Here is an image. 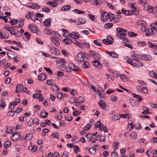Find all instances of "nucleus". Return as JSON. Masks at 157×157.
<instances>
[{
    "label": "nucleus",
    "mask_w": 157,
    "mask_h": 157,
    "mask_svg": "<svg viewBox=\"0 0 157 157\" xmlns=\"http://www.w3.org/2000/svg\"><path fill=\"white\" fill-rule=\"evenodd\" d=\"M16 29H13L12 28V29L10 30V33L11 35H14L16 36L17 37H18V36H17V33H16ZM16 32H17V33H18V31H17Z\"/></svg>",
    "instance_id": "obj_34"
},
{
    "label": "nucleus",
    "mask_w": 157,
    "mask_h": 157,
    "mask_svg": "<svg viewBox=\"0 0 157 157\" xmlns=\"http://www.w3.org/2000/svg\"><path fill=\"white\" fill-rule=\"evenodd\" d=\"M37 149V147L36 146H34L33 147L32 146H30L29 147V150L32 151L33 152L36 151Z\"/></svg>",
    "instance_id": "obj_35"
},
{
    "label": "nucleus",
    "mask_w": 157,
    "mask_h": 157,
    "mask_svg": "<svg viewBox=\"0 0 157 157\" xmlns=\"http://www.w3.org/2000/svg\"><path fill=\"white\" fill-rule=\"evenodd\" d=\"M119 143L118 142H114L113 143V147L115 150H117L119 146Z\"/></svg>",
    "instance_id": "obj_39"
},
{
    "label": "nucleus",
    "mask_w": 157,
    "mask_h": 157,
    "mask_svg": "<svg viewBox=\"0 0 157 157\" xmlns=\"http://www.w3.org/2000/svg\"><path fill=\"white\" fill-rule=\"evenodd\" d=\"M89 151L90 154L94 155L96 153V150L94 148L91 147L89 149Z\"/></svg>",
    "instance_id": "obj_37"
},
{
    "label": "nucleus",
    "mask_w": 157,
    "mask_h": 157,
    "mask_svg": "<svg viewBox=\"0 0 157 157\" xmlns=\"http://www.w3.org/2000/svg\"><path fill=\"white\" fill-rule=\"evenodd\" d=\"M132 56L133 59L136 62L138 61V60L137 59L138 58H140L139 56H138L137 55H136L135 53L132 54Z\"/></svg>",
    "instance_id": "obj_44"
},
{
    "label": "nucleus",
    "mask_w": 157,
    "mask_h": 157,
    "mask_svg": "<svg viewBox=\"0 0 157 157\" xmlns=\"http://www.w3.org/2000/svg\"><path fill=\"white\" fill-rule=\"evenodd\" d=\"M141 92L147 94L148 92V89L146 87L142 86Z\"/></svg>",
    "instance_id": "obj_58"
},
{
    "label": "nucleus",
    "mask_w": 157,
    "mask_h": 157,
    "mask_svg": "<svg viewBox=\"0 0 157 157\" xmlns=\"http://www.w3.org/2000/svg\"><path fill=\"white\" fill-rule=\"evenodd\" d=\"M41 114L40 116L42 118L46 117L48 115V113H47L45 110H42L41 111Z\"/></svg>",
    "instance_id": "obj_24"
},
{
    "label": "nucleus",
    "mask_w": 157,
    "mask_h": 157,
    "mask_svg": "<svg viewBox=\"0 0 157 157\" xmlns=\"http://www.w3.org/2000/svg\"><path fill=\"white\" fill-rule=\"evenodd\" d=\"M9 34L7 32L5 31L4 34H3V39H7L9 37Z\"/></svg>",
    "instance_id": "obj_53"
},
{
    "label": "nucleus",
    "mask_w": 157,
    "mask_h": 157,
    "mask_svg": "<svg viewBox=\"0 0 157 157\" xmlns=\"http://www.w3.org/2000/svg\"><path fill=\"white\" fill-rule=\"evenodd\" d=\"M62 30L63 32V36L66 37L69 36V33L68 31L64 29H62Z\"/></svg>",
    "instance_id": "obj_26"
},
{
    "label": "nucleus",
    "mask_w": 157,
    "mask_h": 157,
    "mask_svg": "<svg viewBox=\"0 0 157 157\" xmlns=\"http://www.w3.org/2000/svg\"><path fill=\"white\" fill-rule=\"evenodd\" d=\"M86 21L85 19L82 17L79 18L78 19V22L77 23V25H80L82 24H83L85 23Z\"/></svg>",
    "instance_id": "obj_19"
},
{
    "label": "nucleus",
    "mask_w": 157,
    "mask_h": 157,
    "mask_svg": "<svg viewBox=\"0 0 157 157\" xmlns=\"http://www.w3.org/2000/svg\"><path fill=\"white\" fill-rule=\"evenodd\" d=\"M120 78L124 82H126L127 81V78L123 75H121Z\"/></svg>",
    "instance_id": "obj_61"
},
{
    "label": "nucleus",
    "mask_w": 157,
    "mask_h": 157,
    "mask_svg": "<svg viewBox=\"0 0 157 157\" xmlns=\"http://www.w3.org/2000/svg\"><path fill=\"white\" fill-rule=\"evenodd\" d=\"M65 119L66 120L68 121H71L72 120L73 117L71 114L68 115H67V116L66 117Z\"/></svg>",
    "instance_id": "obj_40"
},
{
    "label": "nucleus",
    "mask_w": 157,
    "mask_h": 157,
    "mask_svg": "<svg viewBox=\"0 0 157 157\" xmlns=\"http://www.w3.org/2000/svg\"><path fill=\"white\" fill-rule=\"evenodd\" d=\"M121 117L120 115L117 114L112 117V119L113 121H116L119 120Z\"/></svg>",
    "instance_id": "obj_27"
},
{
    "label": "nucleus",
    "mask_w": 157,
    "mask_h": 157,
    "mask_svg": "<svg viewBox=\"0 0 157 157\" xmlns=\"http://www.w3.org/2000/svg\"><path fill=\"white\" fill-rule=\"evenodd\" d=\"M29 29L33 33H36L37 31L38 28L36 25H29L28 26Z\"/></svg>",
    "instance_id": "obj_11"
},
{
    "label": "nucleus",
    "mask_w": 157,
    "mask_h": 157,
    "mask_svg": "<svg viewBox=\"0 0 157 157\" xmlns=\"http://www.w3.org/2000/svg\"><path fill=\"white\" fill-rule=\"evenodd\" d=\"M52 135L53 138H56L57 139H59V134L57 132H56V133L53 132L52 134Z\"/></svg>",
    "instance_id": "obj_56"
},
{
    "label": "nucleus",
    "mask_w": 157,
    "mask_h": 157,
    "mask_svg": "<svg viewBox=\"0 0 157 157\" xmlns=\"http://www.w3.org/2000/svg\"><path fill=\"white\" fill-rule=\"evenodd\" d=\"M51 88L54 91H56L59 90V88L56 85L54 84L52 86Z\"/></svg>",
    "instance_id": "obj_36"
},
{
    "label": "nucleus",
    "mask_w": 157,
    "mask_h": 157,
    "mask_svg": "<svg viewBox=\"0 0 157 157\" xmlns=\"http://www.w3.org/2000/svg\"><path fill=\"white\" fill-rule=\"evenodd\" d=\"M50 50L52 53L55 55H58L60 54V51L57 48L54 47H52L50 49Z\"/></svg>",
    "instance_id": "obj_13"
},
{
    "label": "nucleus",
    "mask_w": 157,
    "mask_h": 157,
    "mask_svg": "<svg viewBox=\"0 0 157 157\" xmlns=\"http://www.w3.org/2000/svg\"><path fill=\"white\" fill-rule=\"evenodd\" d=\"M114 40L110 36H108L107 39H103L102 42L105 44L109 45L112 44Z\"/></svg>",
    "instance_id": "obj_6"
},
{
    "label": "nucleus",
    "mask_w": 157,
    "mask_h": 157,
    "mask_svg": "<svg viewBox=\"0 0 157 157\" xmlns=\"http://www.w3.org/2000/svg\"><path fill=\"white\" fill-rule=\"evenodd\" d=\"M56 95L57 98L60 100H62L64 98V96L63 93L60 92H58L56 93Z\"/></svg>",
    "instance_id": "obj_22"
},
{
    "label": "nucleus",
    "mask_w": 157,
    "mask_h": 157,
    "mask_svg": "<svg viewBox=\"0 0 157 157\" xmlns=\"http://www.w3.org/2000/svg\"><path fill=\"white\" fill-rule=\"evenodd\" d=\"M128 33V36L130 37H135L137 36L136 34L131 32H129Z\"/></svg>",
    "instance_id": "obj_54"
},
{
    "label": "nucleus",
    "mask_w": 157,
    "mask_h": 157,
    "mask_svg": "<svg viewBox=\"0 0 157 157\" xmlns=\"http://www.w3.org/2000/svg\"><path fill=\"white\" fill-rule=\"evenodd\" d=\"M32 138V134H28L24 138V139L25 141L29 140Z\"/></svg>",
    "instance_id": "obj_31"
},
{
    "label": "nucleus",
    "mask_w": 157,
    "mask_h": 157,
    "mask_svg": "<svg viewBox=\"0 0 157 157\" xmlns=\"http://www.w3.org/2000/svg\"><path fill=\"white\" fill-rule=\"evenodd\" d=\"M148 30L149 32L151 35H154L156 34V26H153V27L149 29Z\"/></svg>",
    "instance_id": "obj_17"
},
{
    "label": "nucleus",
    "mask_w": 157,
    "mask_h": 157,
    "mask_svg": "<svg viewBox=\"0 0 157 157\" xmlns=\"http://www.w3.org/2000/svg\"><path fill=\"white\" fill-rule=\"evenodd\" d=\"M113 25V24L112 23H106L105 24L104 28L106 29H109L112 27Z\"/></svg>",
    "instance_id": "obj_38"
},
{
    "label": "nucleus",
    "mask_w": 157,
    "mask_h": 157,
    "mask_svg": "<svg viewBox=\"0 0 157 157\" xmlns=\"http://www.w3.org/2000/svg\"><path fill=\"white\" fill-rule=\"evenodd\" d=\"M98 104L100 107L103 110H105L106 108V105L105 102L102 100H100L98 101Z\"/></svg>",
    "instance_id": "obj_12"
},
{
    "label": "nucleus",
    "mask_w": 157,
    "mask_h": 157,
    "mask_svg": "<svg viewBox=\"0 0 157 157\" xmlns=\"http://www.w3.org/2000/svg\"><path fill=\"white\" fill-rule=\"evenodd\" d=\"M70 36L71 37L76 39L78 38L79 35L77 32H72L70 33Z\"/></svg>",
    "instance_id": "obj_16"
},
{
    "label": "nucleus",
    "mask_w": 157,
    "mask_h": 157,
    "mask_svg": "<svg viewBox=\"0 0 157 157\" xmlns=\"http://www.w3.org/2000/svg\"><path fill=\"white\" fill-rule=\"evenodd\" d=\"M132 95L133 97L138 98L139 99V100L138 101V102H140L143 100V99L140 98V96L139 95H138L134 93H132Z\"/></svg>",
    "instance_id": "obj_33"
},
{
    "label": "nucleus",
    "mask_w": 157,
    "mask_h": 157,
    "mask_svg": "<svg viewBox=\"0 0 157 157\" xmlns=\"http://www.w3.org/2000/svg\"><path fill=\"white\" fill-rule=\"evenodd\" d=\"M90 125L89 124H88L85 127L83 128L84 131H87L90 129Z\"/></svg>",
    "instance_id": "obj_64"
},
{
    "label": "nucleus",
    "mask_w": 157,
    "mask_h": 157,
    "mask_svg": "<svg viewBox=\"0 0 157 157\" xmlns=\"http://www.w3.org/2000/svg\"><path fill=\"white\" fill-rule=\"evenodd\" d=\"M131 138L133 140H135L136 139L137 137V134L135 132H132L130 135Z\"/></svg>",
    "instance_id": "obj_41"
},
{
    "label": "nucleus",
    "mask_w": 157,
    "mask_h": 157,
    "mask_svg": "<svg viewBox=\"0 0 157 157\" xmlns=\"http://www.w3.org/2000/svg\"><path fill=\"white\" fill-rule=\"evenodd\" d=\"M51 40L56 46H58L59 45L60 43L59 41L53 36L51 37Z\"/></svg>",
    "instance_id": "obj_20"
},
{
    "label": "nucleus",
    "mask_w": 157,
    "mask_h": 157,
    "mask_svg": "<svg viewBox=\"0 0 157 157\" xmlns=\"http://www.w3.org/2000/svg\"><path fill=\"white\" fill-rule=\"evenodd\" d=\"M8 50L9 51V52H7V54L9 59H14L17 57V56L16 53L13 51H12L10 49H8Z\"/></svg>",
    "instance_id": "obj_5"
},
{
    "label": "nucleus",
    "mask_w": 157,
    "mask_h": 157,
    "mask_svg": "<svg viewBox=\"0 0 157 157\" xmlns=\"http://www.w3.org/2000/svg\"><path fill=\"white\" fill-rule=\"evenodd\" d=\"M74 12L75 13H76L77 14H84V11H81L78 9H75L74 10Z\"/></svg>",
    "instance_id": "obj_55"
},
{
    "label": "nucleus",
    "mask_w": 157,
    "mask_h": 157,
    "mask_svg": "<svg viewBox=\"0 0 157 157\" xmlns=\"http://www.w3.org/2000/svg\"><path fill=\"white\" fill-rule=\"evenodd\" d=\"M51 21L52 19L51 18L46 19L44 22V25L47 27H49L51 25Z\"/></svg>",
    "instance_id": "obj_15"
},
{
    "label": "nucleus",
    "mask_w": 157,
    "mask_h": 157,
    "mask_svg": "<svg viewBox=\"0 0 157 157\" xmlns=\"http://www.w3.org/2000/svg\"><path fill=\"white\" fill-rule=\"evenodd\" d=\"M116 36L119 39L123 40L122 43L124 45L130 48H132L131 45L129 44H127V42L128 43L129 41L126 37L122 36V33L117 32L116 33Z\"/></svg>",
    "instance_id": "obj_1"
},
{
    "label": "nucleus",
    "mask_w": 157,
    "mask_h": 157,
    "mask_svg": "<svg viewBox=\"0 0 157 157\" xmlns=\"http://www.w3.org/2000/svg\"><path fill=\"white\" fill-rule=\"evenodd\" d=\"M34 123V119H33L32 118L29 119V121L28 122V125L29 126H31Z\"/></svg>",
    "instance_id": "obj_51"
},
{
    "label": "nucleus",
    "mask_w": 157,
    "mask_h": 157,
    "mask_svg": "<svg viewBox=\"0 0 157 157\" xmlns=\"http://www.w3.org/2000/svg\"><path fill=\"white\" fill-rule=\"evenodd\" d=\"M24 21V19H20L18 20L17 23H18V26L20 27H21L23 26Z\"/></svg>",
    "instance_id": "obj_29"
},
{
    "label": "nucleus",
    "mask_w": 157,
    "mask_h": 157,
    "mask_svg": "<svg viewBox=\"0 0 157 157\" xmlns=\"http://www.w3.org/2000/svg\"><path fill=\"white\" fill-rule=\"evenodd\" d=\"M46 78V76L44 73H42L40 74L38 77V79L40 81H44Z\"/></svg>",
    "instance_id": "obj_18"
},
{
    "label": "nucleus",
    "mask_w": 157,
    "mask_h": 157,
    "mask_svg": "<svg viewBox=\"0 0 157 157\" xmlns=\"http://www.w3.org/2000/svg\"><path fill=\"white\" fill-rule=\"evenodd\" d=\"M4 21L6 22L10 23L11 21V19L10 17L7 16H6Z\"/></svg>",
    "instance_id": "obj_57"
},
{
    "label": "nucleus",
    "mask_w": 157,
    "mask_h": 157,
    "mask_svg": "<svg viewBox=\"0 0 157 157\" xmlns=\"http://www.w3.org/2000/svg\"><path fill=\"white\" fill-rule=\"evenodd\" d=\"M21 87H23V85L22 84H19L17 86L15 90L16 93H19L22 91V89L21 88Z\"/></svg>",
    "instance_id": "obj_23"
},
{
    "label": "nucleus",
    "mask_w": 157,
    "mask_h": 157,
    "mask_svg": "<svg viewBox=\"0 0 157 157\" xmlns=\"http://www.w3.org/2000/svg\"><path fill=\"white\" fill-rule=\"evenodd\" d=\"M116 31L117 32L121 33H126L127 32V30L121 28H117L116 29Z\"/></svg>",
    "instance_id": "obj_32"
},
{
    "label": "nucleus",
    "mask_w": 157,
    "mask_h": 157,
    "mask_svg": "<svg viewBox=\"0 0 157 157\" xmlns=\"http://www.w3.org/2000/svg\"><path fill=\"white\" fill-rule=\"evenodd\" d=\"M139 57L140 59L146 60L151 61L152 59L151 57L147 54L139 55Z\"/></svg>",
    "instance_id": "obj_9"
},
{
    "label": "nucleus",
    "mask_w": 157,
    "mask_h": 157,
    "mask_svg": "<svg viewBox=\"0 0 157 157\" xmlns=\"http://www.w3.org/2000/svg\"><path fill=\"white\" fill-rule=\"evenodd\" d=\"M121 12L125 15H131L128 10H125L123 9H122L121 10Z\"/></svg>",
    "instance_id": "obj_47"
},
{
    "label": "nucleus",
    "mask_w": 157,
    "mask_h": 157,
    "mask_svg": "<svg viewBox=\"0 0 157 157\" xmlns=\"http://www.w3.org/2000/svg\"><path fill=\"white\" fill-rule=\"evenodd\" d=\"M74 44L77 46H78L80 48H83V45L81 44L80 43L78 42L77 41H75V42H74Z\"/></svg>",
    "instance_id": "obj_52"
},
{
    "label": "nucleus",
    "mask_w": 157,
    "mask_h": 157,
    "mask_svg": "<svg viewBox=\"0 0 157 157\" xmlns=\"http://www.w3.org/2000/svg\"><path fill=\"white\" fill-rule=\"evenodd\" d=\"M46 83L48 85H53L54 82L52 79L47 80L46 81Z\"/></svg>",
    "instance_id": "obj_42"
},
{
    "label": "nucleus",
    "mask_w": 157,
    "mask_h": 157,
    "mask_svg": "<svg viewBox=\"0 0 157 157\" xmlns=\"http://www.w3.org/2000/svg\"><path fill=\"white\" fill-rule=\"evenodd\" d=\"M93 65L96 67L98 68H101V64L99 62L98 60H95L92 62Z\"/></svg>",
    "instance_id": "obj_14"
},
{
    "label": "nucleus",
    "mask_w": 157,
    "mask_h": 157,
    "mask_svg": "<svg viewBox=\"0 0 157 157\" xmlns=\"http://www.w3.org/2000/svg\"><path fill=\"white\" fill-rule=\"evenodd\" d=\"M89 55L92 56L95 60H98L100 59V55L96 52L93 51H89Z\"/></svg>",
    "instance_id": "obj_2"
},
{
    "label": "nucleus",
    "mask_w": 157,
    "mask_h": 157,
    "mask_svg": "<svg viewBox=\"0 0 157 157\" xmlns=\"http://www.w3.org/2000/svg\"><path fill=\"white\" fill-rule=\"evenodd\" d=\"M156 73L153 71H151L149 72V76L152 77L154 78Z\"/></svg>",
    "instance_id": "obj_60"
},
{
    "label": "nucleus",
    "mask_w": 157,
    "mask_h": 157,
    "mask_svg": "<svg viewBox=\"0 0 157 157\" xmlns=\"http://www.w3.org/2000/svg\"><path fill=\"white\" fill-rule=\"evenodd\" d=\"M46 4L49 5L50 6L53 7H55L57 6V5L56 3L51 2H48L46 3Z\"/></svg>",
    "instance_id": "obj_43"
},
{
    "label": "nucleus",
    "mask_w": 157,
    "mask_h": 157,
    "mask_svg": "<svg viewBox=\"0 0 157 157\" xmlns=\"http://www.w3.org/2000/svg\"><path fill=\"white\" fill-rule=\"evenodd\" d=\"M44 32L47 35H50L52 34V32L51 30H50L49 29H46L44 30Z\"/></svg>",
    "instance_id": "obj_63"
},
{
    "label": "nucleus",
    "mask_w": 157,
    "mask_h": 157,
    "mask_svg": "<svg viewBox=\"0 0 157 157\" xmlns=\"http://www.w3.org/2000/svg\"><path fill=\"white\" fill-rule=\"evenodd\" d=\"M44 69L46 71L48 72L49 74L52 75H53L52 71L50 68L44 67Z\"/></svg>",
    "instance_id": "obj_59"
},
{
    "label": "nucleus",
    "mask_w": 157,
    "mask_h": 157,
    "mask_svg": "<svg viewBox=\"0 0 157 157\" xmlns=\"http://www.w3.org/2000/svg\"><path fill=\"white\" fill-rule=\"evenodd\" d=\"M71 8L70 5H67L63 6L61 9V10L66 11L69 10Z\"/></svg>",
    "instance_id": "obj_21"
},
{
    "label": "nucleus",
    "mask_w": 157,
    "mask_h": 157,
    "mask_svg": "<svg viewBox=\"0 0 157 157\" xmlns=\"http://www.w3.org/2000/svg\"><path fill=\"white\" fill-rule=\"evenodd\" d=\"M111 154L112 157H118V153L115 151L112 152Z\"/></svg>",
    "instance_id": "obj_62"
},
{
    "label": "nucleus",
    "mask_w": 157,
    "mask_h": 157,
    "mask_svg": "<svg viewBox=\"0 0 157 157\" xmlns=\"http://www.w3.org/2000/svg\"><path fill=\"white\" fill-rule=\"evenodd\" d=\"M21 134L19 132H17L12 135L11 137V140L14 141H17L20 138Z\"/></svg>",
    "instance_id": "obj_4"
},
{
    "label": "nucleus",
    "mask_w": 157,
    "mask_h": 157,
    "mask_svg": "<svg viewBox=\"0 0 157 157\" xmlns=\"http://www.w3.org/2000/svg\"><path fill=\"white\" fill-rule=\"evenodd\" d=\"M27 7L35 10L40 8V6L36 3H30L27 5Z\"/></svg>",
    "instance_id": "obj_10"
},
{
    "label": "nucleus",
    "mask_w": 157,
    "mask_h": 157,
    "mask_svg": "<svg viewBox=\"0 0 157 157\" xmlns=\"http://www.w3.org/2000/svg\"><path fill=\"white\" fill-rule=\"evenodd\" d=\"M5 148L9 147L11 145V143L9 141H6L4 144Z\"/></svg>",
    "instance_id": "obj_48"
},
{
    "label": "nucleus",
    "mask_w": 157,
    "mask_h": 157,
    "mask_svg": "<svg viewBox=\"0 0 157 157\" xmlns=\"http://www.w3.org/2000/svg\"><path fill=\"white\" fill-rule=\"evenodd\" d=\"M17 105L16 103L14 104L13 102H11L9 106V109H13L15 108V105Z\"/></svg>",
    "instance_id": "obj_49"
},
{
    "label": "nucleus",
    "mask_w": 157,
    "mask_h": 157,
    "mask_svg": "<svg viewBox=\"0 0 157 157\" xmlns=\"http://www.w3.org/2000/svg\"><path fill=\"white\" fill-rule=\"evenodd\" d=\"M81 113L80 111L78 110H75L72 113L73 115L74 116L77 117Z\"/></svg>",
    "instance_id": "obj_45"
},
{
    "label": "nucleus",
    "mask_w": 157,
    "mask_h": 157,
    "mask_svg": "<svg viewBox=\"0 0 157 157\" xmlns=\"http://www.w3.org/2000/svg\"><path fill=\"white\" fill-rule=\"evenodd\" d=\"M59 61L61 63H62V65L63 67H64L66 63V61L63 58H60L59 59Z\"/></svg>",
    "instance_id": "obj_46"
},
{
    "label": "nucleus",
    "mask_w": 157,
    "mask_h": 157,
    "mask_svg": "<svg viewBox=\"0 0 157 157\" xmlns=\"http://www.w3.org/2000/svg\"><path fill=\"white\" fill-rule=\"evenodd\" d=\"M109 17V15L107 12H105L104 13L102 14L101 17V20L103 22H105L108 19Z\"/></svg>",
    "instance_id": "obj_8"
},
{
    "label": "nucleus",
    "mask_w": 157,
    "mask_h": 157,
    "mask_svg": "<svg viewBox=\"0 0 157 157\" xmlns=\"http://www.w3.org/2000/svg\"><path fill=\"white\" fill-rule=\"evenodd\" d=\"M63 43L66 44H70L72 42L71 39L69 38H66L63 40Z\"/></svg>",
    "instance_id": "obj_25"
},
{
    "label": "nucleus",
    "mask_w": 157,
    "mask_h": 157,
    "mask_svg": "<svg viewBox=\"0 0 157 157\" xmlns=\"http://www.w3.org/2000/svg\"><path fill=\"white\" fill-rule=\"evenodd\" d=\"M137 24L138 25H141L144 26L146 25V22L144 20H139L137 22Z\"/></svg>",
    "instance_id": "obj_30"
},
{
    "label": "nucleus",
    "mask_w": 157,
    "mask_h": 157,
    "mask_svg": "<svg viewBox=\"0 0 157 157\" xmlns=\"http://www.w3.org/2000/svg\"><path fill=\"white\" fill-rule=\"evenodd\" d=\"M76 59L78 62H82L84 60V55L82 52L78 53L76 56Z\"/></svg>",
    "instance_id": "obj_3"
},
{
    "label": "nucleus",
    "mask_w": 157,
    "mask_h": 157,
    "mask_svg": "<svg viewBox=\"0 0 157 157\" xmlns=\"http://www.w3.org/2000/svg\"><path fill=\"white\" fill-rule=\"evenodd\" d=\"M130 115L129 114H122L120 115V117L121 118H128V119L129 118V116Z\"/></svg>",
    "instance_id": "obj_50"
},
{
    "label": "nucleus",
    "mask_w": 157,
    "mask_h": 157,
    "mask_svg": "<svg viewBox=\"0 0 157 157\" xmlns=\"http://www.w3.org/2000/svg\"><path fill=\"white\" fill-rule=\"evenodd\" d=\"M74 65L71 63H69L68 65H65L64 67L66 71L70 72L74 68Z\"/></svg>",
    "instance_id": "obj_7"
},
{
    "label": "nucleus",
    "mask_w": 157,
    "mask_h": 157,
    "mask_svg": "<svg viewBox=\"0 0 157 157\" xmlns=\"http://www.w3.org/2000/svg\"><path fill=\"white\" fill-rule=\"evenodd\" d=\"M148 45L150 48L154 49H157V45L151 43L150 41H148Z\"/></svg>",
    "instance_id": "obj_28"
}]
</instances>
